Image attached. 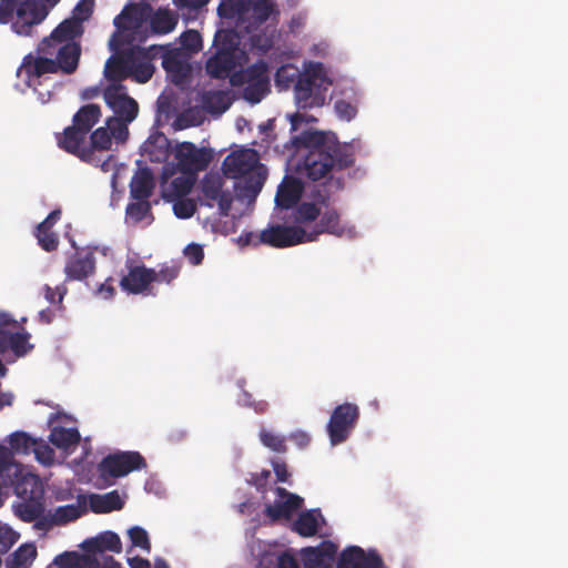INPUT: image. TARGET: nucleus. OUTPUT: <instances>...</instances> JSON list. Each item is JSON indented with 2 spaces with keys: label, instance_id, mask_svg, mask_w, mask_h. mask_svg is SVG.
I'll use <instances>...</instances> for the list:
<instances>
[{
  "label": "nucleus",
  "instance_id": "9b49d317",
  "mask_svg": "<svg viewBox=\"0 0 568 568\" xmlns=\"http://www.w3.org/2000/svg\"><path fill=\"white\" fill-rule=\"evenodd\" d=\"M258 243L278 248L307 243L306 229L292 225H272L260 233Z\"/></svg>",
  "mask_w": 568,
  "mask_h": 568
},
{
  "label": "nucleus",
  "instance_id": "c85d7f7f",
  "mask_svg": "<svg viewBox=\"0 0 568 568\" xmlns=\"http://www.w3.org/2000/svg\"><path fill=\"white\" fill-rule=\"evenodd\" d=\"M132 74V61L130 54L111 57L104 67V75L108 80L120 83Z\"/></svg>",
  "mask_w": 568,
  "mask_h": 568
},
{
  "label": "nucleus",
  "instance_id": "c756f323",
  "mask_svg": "<svg viewBox=\"0 0 568 568\" xmlns=\"http://www.w3.org/2000/svg\"><path fill=\"white\" fill-rule=\"evenodd\" d=\"M148 20L153 33L168 34L175 29L179 16L168 8H159L156 11L151 12Z\"/></svg>",
  "mask_w": 568,
  "mask_h": 568
},
{
  "label": "nucleus",
  "instance_id": "338daca9",
  "mask_svg": "<svg viewBox=\"0 0 568 568\" xmlns=\"http://www.w3.org/2000/svg\"><path fill=\"white\" fill-rule=\"evenodd\" d=\"M184 255L187 257V260L193 264V265H199L201 264V262L203 261L204 258V252H203V248L201 245L199 244H189L185 248H184Z\"/></svg>",
  "mask_w": 568,
  "mask_h": 568
},
{
  "label": "nucleus",
  "instance_id": "0eeeda50",
  "mask_svg": "<svg viewBox=\"0 0 568 568\" xmlns=\"http://www.w3.org/2000/svg\"><path fill=\"white\" fill-rule=\"evenodd\" d=\"M174 159L180 172L195 174L206 170L213 160V152L207 148H197L192 142H178L173 149Z\"/></svg>",
  "mask_w": 568,
  "mask_h": 568
},
{
  "label": "nucleus",
  "instance_id": "dca6fc26",
  "mask_svg": "<svg viewBox=\"0 0 568 568\" xmlns=\"http://www.w3.org/2000/svg\"><path fill=\"white\" fill-rule=\"evenodd\" d=\"M153 268L145 265H131L120 280V287L129 294L155 295L153 292Z\"/></svg>",
  "mask_w": 568,
  "mask_h": 568
},
{
  "label": "nucleus",
  "instance_id": "4be33fe9",
  "mask_svg": "<svg viewBox=\"0 0 568 568\" xmlns=\"http://www.w3.org/2000/svg\"><path fill=\"white\" fill-rule=\"evenodd\" d=\"M84 555L94 556L104 551L120 554L122 551V542L118 534L106 530L95 537L88 538L81 544Z\"/></svg>",
  "mask_w": 568,
  "mask_h": 568
},
{
  "label": "nucleus",
  "instance_id": "2f4dec72",
  "mask_svg": "<svg viewBox=\"0 0 568 568\" xmlns=\"http://www.w3.org/2000/svg\"><path fill=\"white\" fill-rule=\"evenodd\" d=\"M265 178L261 173L246 175L235 184V193L239 200L254 201L261 192Z\"/></svg>",
  "mask_w": 568,
  "mask_h": 568
},
{
  "label": "nucleus",
  "instance_id": "58836bf2",
  "mask_svg": "<svg viewBox=\"0 0 568 568\" xmlns=\"http://www.w3.org/2000/svg\"><path fill=\"white\" fill-rule=\"evenodd\" d=\"M49 439L55 447L68 449L71 446L78 445L80 442V433L77 428L57 426L52 428Z\"/></svg>",
  "mask_w": 568,
  "mask_h": 568
},
{
  "label": "nucleus",
  "instance_id": "09e8293b",
  "mask_svg": "<svg viewBox=\"0 0 568 568\" xmlns=\"http://www.w3.org/2000/svg\"><path fill=\"white\" fill-rule=\"evenodd\" d=\"M112 138L109 129L106 126H101L90 134V145H88V148H90L92 152L95 150L108 151L110 150Z\"/></svg>",
  "mask_w": 568,
  "mask_h": 568
},
{
  "label": "nucleus",
  "instance_id": "ddd939ff",
  "mask_svg": "<svg viewBox=\"0 0 568 568\" xmlns=\"http://www.w3.org/2000/svg\"><path fill=\"white\" fill-rule=\"evenodd\" d=\"M87 138L88 134L73 123L67 126L63 132L55 134L57 144L61 150L78 156L84 162H91L92 151L85 144Z\"/></svg>",
  "mask_w": 568,
  "mask_h": 568
},
{
  "label": "nucleus",
  "instance_id": "b1692460",
  "mask_svg": "<svg viewBox=\"0 0 568 568\" xmlns=\"http://www.w3.org/2000/svg\"><path fill=\"white\" fill-rule=\"evenodd\" d=\"M200 101L206 113L220 116L230 109L233 98L230 90H209L201 94Z\"/></svg>",
  "mask_w": 568,
  "mask_h": 568
},
{
  "label": "nucleus",
  "instance_id": "a18cd8bd",
  "mask_svg": "<svg viewBox=\"0 0 568 568\" xmlns=\"http://www.w3.org/2000/svg\"><path fill=\"white\" fill-rule=\"evenodd\" d=\"M9 445L10 448L8 449L11 454L13 452L16 454L29 455L36 445V438L24 432H16L10 435Z\"/></svg>",
  "mask_w": 568,
  "mask_h": 568
},
{
  "label": "nucleus",
  "instance_id": "4468645a",
  "mask_svg": "<svg viewBox=\"0 0 568 568\" xmlns=\"http://www.w3.org/2000/svg\"><path fill=\"white\" fill-rule=\"evenodd\" d=\"M331 234L337 237L344 235L353 236L355 234L354 226H346L342 223L341 216L335 209H328L321 213L318 222L313 227L306 230L307 243L314 242L321 234Z\"/></svg>",
  "mask_w": 568,
  "mask_h": 568
},
{
  "label": "nucleus",
  "instance_id": "5701e85b",
  "mask_svg": "<svg viewBox=\"0 0 568 568\" xmlns=\"http://www.w3.org/2000/svg\"><path fill=\"white\" fill-rule=\"evenodd\" d=\"M31 335L23 332L11 333L0 327V354L11 351L17 357H22L33 348L29 343Z\"/></svg>",
  "mask_w": 568,
  "mask_h": 568
},
{
  "label": "nucleus",
  "instance_id": "8fccbe9b",
  "mask_svg": "<svg viewBox=\"0 0 568 568\" xmlns=\"http://www.w3.org/2000/svg\"><path fill=\"white\" fill-rule=\"evenodd\" d=\"M301 73L302 72H300L298 69L292 64L282 65L275 73L276 85L287 89L293 82L297 81V78Z\"/></svg>",
  "mask_w": 568,
  "mask_h": 568
},
{
  "label": "nucleus",
  "instance_id": "aec40b11",
  "mask_svg": "<svg viewBox=\"0 0 568 568\" xmlns=\"http://www.w3.org/2000/svg\"><path fill=\"white\" fill-rule=\"evenodd\" d=\"M95 258L92 252L77 251L72 254L64 266L68 281H83L94 273Z\"/></svg>",
  "mask_w": 568,
  "mask_h": 568
},
{
  "label": "nucleus",
  "instance_id": "423d86ee",
  "mask_svg": "<svg viewBox=\"0 0 568 568\" xmlns=\"http://www.w3.org/2000/svg\"><path fill=\"white\" fill-rule=\"evenodd\" d=\"M359 419V408L356 404L344 403L336 406L327 424V434L332 445L346 442Z\"/></svg>",
  "mask_w": 568,
  "mask_h": 568
},
{
  "label": "nucleus",
  "instance_id": "774afa93",
  "mask_svg": "<svg viewBox=\"0 0 568 568\" xmlns=\"http://www.w3.org/2000/svg\"><path fill=\"white\" fill-rule=\"evenodd\" d=\"M171 186L175 195L184 196L191 192L193 182L185 178H175Z\"/></svg>",
  "mask_w": 568,
  "mask_h": 568
},
{
  "label": "nucleus",
  "instance_id": "473e14b6",
  "mask_svg": "<svg viewBox=\"0 0 568 568\" xmlns=\"http://www.w3.org/2000/svg\"><path fill=\"white\" fill-rule=\"evenodd\" d=\"M101 118V108L98 104L89 103L82 105L73 115L72 123L87 134L99 122Z\"/></svg>",
  "mask_w": 568,
  "mask_h": 568
},
{
  "label": "nucleus",
  "instance_id": "2eb2a0df",
  "mask_svg": "<svg viewBox=\"0 0 568 568\" xmlns=\"http://www.w3.org/2000/svg\"><path fill=\"white\" fill-rule=\"evenodd\" d=\"M48 568H122V566L112 556L104 557L101 565L94 556L64 551L58 555Z\"/></svg>",
  "mask_w": 568,
  "mask_h": 568
},
{
  "label": "nucleus",
  "instance_id": "c9c22d12",
  "mask_svg": "<svg viewBox=\"0 0 568 568\" xmlns=\"http://www.w3.org/2000/svg\"><path fill=\"white\" fill-rule=\"evenodd\" d=\"M321 209L312 202H302L293 207V226H301L306 230L307 226L320 217Z\"/></svg>",
  "mask_w": 568,
  "mask_h": 568
},
{
  "label": "nucleus",
  "instance_id": "6ab92c4d",
  "mask_svg": "<svg viewBox=\"0 0 568 568\" xmlns=\"http://www.w3.org/2000/svg\"><path fill=\"white\" fill-rule=\"evenodd\" d=\"M257 162L255 152L252 150H241L231 152L222 163V170L225 176L240 179L252 174Z\"/></svg>",
  "mask_w": 568,
  "mask_h": 568
},
{
  "label": "nucleus",
  "instance_id": "f8f14e48",
  "mask_svg": "<svg viewBox=\"0 0 568 568\" xmlns=\"http://www.w3.org/2000/svg\"><path fill=\"white\" fill-rule=\"evenodd\" d=\"M244 54H234L227 51H217L210 55L205 61V72L211 79L225 80L231 78L233 74L242 68V59Z\"/></svg>",
  "mask_w": 568,
  "mask_h": 568
},
{
  "label": "nucleus",
  "instance_id": "4c0bfd02",
  "mask_svg": "<svg viewBox=\"0 0 568 568\" xmlns=\"http://www.w3.org/2000/svg\"><path fill=\"white\" fill-rule=\"evenodd\" d=\"M240 39L233 29H221L217 30L214 40H213V47L217 51H227L232 52L234 54H244L239 49Z\"/></svg>",
  "mask_w": 568,
  "mask_h": 568
},
{
  "label": "nucleus",
  "instance_id": "f3484780",
  "mask_svg": "<svg viewBox=\"0 0 568 568\" xmlns=\"http://www.w3.org/2000/svg\"><path fill=\"white\" fill-rule=\"evenodd\" d=\"M337 546L331 540H324L316 547L301 549L300 556L304 568H333Z\"/></svg>",
  "mask_w": 568,
  "mask_h": 568
},
{
  "label": "nucleus",
  "instance_id": "f257e3e1",
  "mask_svg": "<svg viewBox=\"0 0 568 568\" xmlns=\"http://www.w3.org/2000/svg\"><path fill=\"white\" fill-rule=\"evenodd\" d=\"M296 149L305 148L307 153L301 166V174L312 181L351 168L355 163L352 145L341 144L334 134L323 131H304L291 139Z\"/></svg>",
  "mask_w": 568,
  "mask_h": 568
},
{
  "label": "nucleus",
  "instance_id": "9d476101",
  "mask_svg": "<svg viewBox=\"0 0 568 568\" xmlns=\"http://www.w3.org/2000/svg\"><path fill=\"white\" fill-rule=\"evenodd\" d=\"M102 94L106 105L115 114L110 119H121L126 122L135 120L139 113V104L128 94L123 84L111 83L103 89Z\"/></svg>",
  "mask_w": 568,
  "mask_h": 568
},
{
  "label": "nucleus",
  "instance_id": "680f3d73",
  "mask_svg": "<svg viewBox=\"0 0 568 568\" xmlns=\"http://www.w3.org/2000/svg\"><path fill=\"white\" fill-rule=\"evenodd\" d=\"M334 108L338 118L345 121L353 120L357 114L356 106L345 100H337Z\"/></svg>",
  "mask_w": 568,
  "mask_h": 568
},
{
  "label": "nucleus",
  "instance_id": "a19ab883",
  "mask_svg": "<svg viewBox=\"0 0 568 568\" xmlns=\"http://www.w3.org/2000/svg\"><path fill=\"white\" fill-rule=\"evenodd\" d=\"M37 556V548L32 544L21 545L6 560L7 568H28Z\"/></svg>",
  "mask_w": 568,
  "mask_h": 568
},
{
  "label": "nucleus",
  "instance_id": "3c124183",
  "mask_svg": "<svg viewBox=\"0 0 568 568\" xmlns=\"http://www.w3.org/2000/svg\"><path fill=\"white\" fill-rule=\"evenodd\" d=\"M34 236L37 237L38 244L41 246V248L47 252H53L59 246V236L53 231L37 226Z\"/></svg>",
  "mask_w": 568,
  "mask_h": 568
},
{
  "label": "nucleus",
  "instance_id": "bf43d9fd",
  "mask_svg": "<svg viewBox=\"0 0 568 568\" xmlns=\"http://www.w3.org/2000/svg\"><path fill=\"white\" fill-rule=\"evenodd\" d=\"M196 211V204L191 199H180L173 204V212L179 219H190Z\"/></svg>",
  "mask_w": 568,
  "mask_h": 568
},
{
  "label": "nucleus",
  "instance_id": "052dcab7",
  "mask_svg": "<svg viewBox=\"0 0 568 568\" xmlns=\"http://www.w3.org/2000/svg\"><path fill=\"white\" fill-rule=\"evenodd\" d=\"M202 192L206 199L214 201L223 192L221 181L217 179H204Z\"/></svg>",
  "mask_w": 568,
  "mask_h": 568
},
{
  "label": "nucleus",
  "instance_id": "37998d69",
  "mask_svg": "<svg viewBox=\"0 0 568 568\" xmlns=\"http://www.w3.org/2000/svg\"><path fill=\"white\" fill-rule=\"evenodd\" d=\"M31 4L32 7L26 9V16L21 18L20 21H16L13 23V29L19 34H29L32 27L37 23H40L44 18L33 1H31Z\"/></svg>",
  "mask_w": 568,
  "mask_h": 568
},
{
  "label": "nucleus",
  "instance_id": "ea45409f",
  "mask_svg": "<svg viewBox=\"0 0 568 568\" xmlns=\"http://www.w3.org/2000/svg\"><path fill=\"white\" fill-rule=\"evenodd\" d=\"M30 7H32L31 0H2L0 2V23L10 22L14 13L17 14L16 21H20L26 16V9Z\"/></svg>",
  "mask_w": 568,
  "mask_h": 568
},
{
  "label": "nucleus",
  "instance_id": "79ce46f5",
  "mask_svg": "<svg viewBox=\"0 0 568 568\" xmlns=\"http://www.w3.org/2000/svg\"><path fill=\"white\" fill-rule=\"evenodd\" d=\"M293 529L303 537H312L317 534L318 521L314 510H306L298 515Z\"/></svg>",
  "mask_w": 568,
  "mask_h": 568
},
{
  "label": "nucleus",
  "instance_id": "864d4df0",
  "mask_svg": "<svg viewBox=\"0 0 568 568\" xmlns=\"http://www.w3.org/2000/svg\"><path fill=\"white\" fill-rule=\"evenodd\" d=\"M125 212L131 220L138 223L151 214V205L148 200H136V202L128 204Z\"/></svg>",
  "mask_w": 568,
  "mask_h": 568
},
{
  "label": "nucleus",
  "instance_id": "7ed1b4c3",
  "mask_svg": "<svg viewBox=\"0 0 568 568\" xmlns=\"http://www.w3.org/2000/svg\"><path fill=\"white\" fill-rule=\"evenodd\" d=\"M332 84L321 62H310L294 84V98L298 109L323 106Z\"/></svg>",
  "mask_w": 568,
  "mask_h": 568
},
{
  "label": "nucleus",
  "instance_id": "39448f33",
  "mask_svg": "<svg viewBox=\"0 0 568 568\" xmlns=\"http://www.w3.org/2000/svg\"><path fill=\"white\" fill-rule=\"evenodd\" d=\"M151 12L152 7L149 3L126 4L113 20L116 30L109 40L110 50L119 53L125 44H129L131 39L125 32L140 29L148 21Z\"/></svg>",
  "mask_w": 568,
  "mask_h": 568
},
{
  "label": "nucleus",
  "instance_id": "f704fd0d",
  "mask_svg": "<svg viewBox=\"0 0 568 568\" xmlns=\"http://www.w3.org/2000/svg\"><path fill=\"white\" fill-rule=\"evenodd\" d=\"M169 145V139L163 133L158 132L144 142L143 149L152 162H161L168 156Z\"/></svg>",
  "mask_w": 568,
  "mask_h": 568
},
{
  "label": "nucleus",
  "instance_id": "603ef678",
  "mask_svg": "<svg viewBox=\"0 0 568 568\" xmlns=\"http://www.w3.org/2000/svg\"><path fill=\"white\" fill-rule=\"evenodd\" d=\"M260 439L265 447L273 452L285 453L287 450L285 438L281 435L263 429L260 433Z\"/></svg>",
  "mask_w": 568,
  "mask_h": 568
},
{
  "label": "nucleus",
  "instance_id": "393cba45",
  "mask_svg": "<svg viewBox=\"0 0 568 568\" xmlns=\"http://www.w3.org/2000/svg\"><path fill=\"white\" fill-rule=\"evenodd\" d=\"M302 195V184L294 178L285 179L278 186L275 195V204L281 209H293L297 205Z\"/></svg>",
  "mask_w": 568,
  "mask_h": 568
},
{
  "label": "nucleus",
  "instance_id": "412c9836",
  "mask_svg": "<svg viewBox=\"0 0 568 568\" xmlns=\"http://www.w3.org/2000/svg\"><path fill=\"white\" fill-rule=\"evenodd\" d=\"M22 68L29 79V82L39 81L47 73L60 72L52 55L44 54L36 49V55L32 53L23 58Z\"/></svg>",
  "mask_w": 568,
  "mask_h": 568
},
{
  "label": "nucleus",
  "instance_id": "e2e57ef3",
  "mask_svg": "<svg viewBox=\"0 0 568 568\" xmlns=\"http://www.w3.org/2000/svg\"><path fill=\"white\" fill-rule=\"evenodd\" d=\"M265 515L272 520L277 521L282 518L288 519L291 518L288 511L285 508L283 501H276L274 504L267 505L265 508Z\"/></svg>",
  "mask_w": 568,
  "mask_h": 568
},
{
  "label": "nucleus",
  "instance_id": "de8ad7c7",
  "mask_svg": "<svg viewBox=\"0 0 568 568\" xmlns=\"http://www.w3.org/2000/svg\"><path fill=\"white\" fill-rule=\"evenodd\" d=\"M181 266L175 262L163 263L159 271L153 268V283L171 284L180 275Z\"/></svg>",
  "mask_w": 568,
  "mask_h": 568
},
{
  "label": "nucleus",
  "instance_id": "cd10ccee",
  "mask_svg": "<svg viewBox=\"0 0 568 568\" xmlns=\"http://www.w3.org/2000/svg\"><path fill=\"white\" fill-rule=\"evenodd\" d=\"M89 506L94 514H109L121 510L124 507V500L121 498L118 490H112L103 495H90Z\"/></svg>",
  "mask_w": 568,
  "mask_h": 568
},
{
  "label": "nucleus",
  "instance_id": "6e6552de",
  "mask_svg": "<svg viewBox=\"0 0 568 568\" xmlns=\"http://www.w3.org/2000/svg\"><path fill=\"white\" fill-rule=\"evenodd\" d=\"M145 467L146 462L139 452H121L105 456L98 465V470L103 478H119Z\"/></svg>",
  "mask_w": 568,
  "mask_h": 568
},
{
  "label": "nucleus",
  "instance_id": "69168bd1",
  "mask_svg": "<svg viewBox=\"0 0 568 568\" xmlns=\"http://www.w3.org/2000/svg\"><path fill=\"white\" fill-rule=\"evenodd\" d=\"M210 0H173L174 6L183 12L192 13L209 3Z\"/></svg>",
  "mask_w": 568,
  "mask_h": 568
},
{
  "label": "nucleus",
  "instance_id": "a878e982",
  "mask_svg": "<svg viewBox=\"0 0 568 568\" xmlns=\"http://www.w3.org/2000/svg\"><path fill=\"white\" fill-rule=\"evenodd\" d=\"M154 189V176L149 168L139 169L130 182V195L134 200H148Z\"/></svg>",
  "mask_w": 568,
  "mask_h": 568
},
{
  "label": "nucleus",
  "instance_id": "6e6d98bb",
  "mask_svg": "<svg viewBox=\"0 0 568 568\" xmlns=\"http://www.w3.org/2000/svg\"><path fill=\"white\" fill-rule=\"evenodd\" d=\"M128 534L133 547H139L146 552L151 551V542L144 528L134 526L129 529Z\"/></svg>",
  "mask_w": 568,
  "mask_h": 568
},
{
  "label": "nucleus",
  "instance_id": "bb28decb",
  "mask_svg": "<svg viewBox=\"0 0 568 568\" xmlns=\"http://www.w3.org/2000/svg\"><path fill=\"white\" fill-rule=\"evenodd\" d=\"M163 69L171 74L174 82H180L186 78L190 65L179 49H172L164 52L162 57Z\"/></svg>",
  "mask_w": 568,
  "mask_h": 568
},
{
  "label": "nucleus",
  "instance_id": "0e129e2a",
  "mask_svg": "<svg viewBox=\"0 0 568 568\" xmlns=\"http://www.w3.org/2000/svg\"><path fill=\"white\" fill-rule=\"evenodd\" d=\"M92 9V0H81L73 9V20L79 21L81 24L82 21H85L90 18Z\"/></svg>",
  "mask_w": 568,
  "mask_h": 568
},
{
  "label": "nucleus",
  "instance_id": "f03ea898",
  "mask_svg": "<svg viewBox=\"0 0 568 568\" xmlns=\"http://www.w3.org/2000/svg\"><path fill=\"white\" fill-rule=\"evenodd\" d=\"M12 488L20 499L44 497L38 475L13 462L10 450L0 445V490Z\"/></svg>",
  "mask_w": 568,
  "mask_h": 568
},
{
  "label": "nucleus",
  "instance_id": "72a5a7b5",
  "mask_svg": "<svg viewBox=\"0 0 568 568\" xmlns=\"http://www.w3.org/2000/svg\"><path fill=\"white\" fill-rule=\"evenodd\" d=\"M82 32V27L79 21L73 19H67L62 21L50 34V37L44 38L42 41H48L50 43L58 42H67L74 41V39L80 36Z\"/></svg>",
  "mask_w": 568,
  "mask_h": 568
},
{
  "label": "nucleus",
  "instance_id": "49530a36",
  "mask_svg": "<svg viewBox=\"0 0 568 568\" xmlns=\"http://www.w3.org/2000/svg\"><path fill=\"white\" fill-rule=\"evenodd\" d=\"M247 12V1L223 0L217 7V13L222 18H242Z\"/></svg>",
  "mask_w": 568,
  "mask_h": 568
},
{
  "label": "nucleus",
  "instance_id": "e433bc0d",
  "mask_svg": "<svg viewBox=\"0 0 568 568\" xmlns=\"http://www.w3.org/2000/svg\"><path fill=\"white\" fill-rule=\"evenodd\" d=\"M247 12H251L256 27L266 22L273 13H278L273 0H247Z\"/></svg>",
  "mask_w": 568,
  "mask_h": 568
},
{
  "label": "nucleus",
  "instance_id": "7c9ffc66",
  "mask_svg": "<svg viewBox=\"0 0 568 568\" xmlns=\"http://www.w3.org/2000/svg\"><path fill=\"white\" fill-rule=\"evenodd\" d=\"M14 515L24 523H32L45 511L44 497L27 498L13 504Z\"/></svg>",
  "mask_w": 568,
  "mask_h": 568
},
{
  "label": "nucleus",
  "instance_id": "1a4fd4ad",
  "mask_svg": "<svg viewBox=\"0 0 568 568\" xmlns=\"http://www.w3.org/2000/svg\"><path fill=\"white\" fill-rule=\"evenodd\" d=\"M38 51L52 55L59 71L64 74H73L79 67L81 45L75 41L58 43L41 41L38 44Z\"/></svg>",
  "mask_w": 568,
  "mask_h": 568
},
{
  "label": "nucleus",
  "instance_id": "13d9d810",
  "mask_svg": "<svg viewBox=\"0 0 568 568\" xmlns=\"http://www.w3.org/2000/svg\"><path fill=\"white\" fill-rule=\"evenodd\" d=\"M180 40H181L182 47L192 52H197L202 48V38H201L200 32L196 30L184 31L181 34Z\"/></svg>",
  "mask_w": 568,
  "mask_h": 568
},
{
  "label": "nucleus",
  "instance_id": "a211bd4d",
  "mask_svg": "<svg viewBox=\"0 0 568 568\" xmlns=\"http://www.w3.org/2000/svg\"><path fill=\"white\" fill-rule=\"evenodd\" d=\"M337 568H383V559L374 551L365 552L358 546H351L338 557Z\"/></svg>",
  "mask_w": 568,
  "mask_h": 568
},
{
  "label": "nucleus",
  "instance_id": "20e7f679",
  "mask_svg": "<svg viewBox=\"0 0 568 568\" xmlns=\"http://www.w3.org/2000/svg\"><path fill=\"white\" fill-rule=\"evenodd\" d=\"M232 87H243V99L251 104L260 103L271 92V77L267 62L258 60L241 68L231 78Z\"/></svg>",
  "mask_w": 568,
  "mask_h": 568
},
{
  "label": "nucleus",
  "instance_id": "4d7b16f0",
  "mask_svg": "<svg viewBox=\"0 0 568 568\" xmlns=\"http://www.w3.org/2000/svg\"><path fill=\"white\" fill-rule=\"evenodd\" d=\"M130 122H126L121 119H108L106 120V128L109 129V132L111 133V138L113 136L118 141H124L128 138L129 129L128 124Z\"/></svg>",
  "mask_w": 568,
  "mask_h": 568
},
{
  "label": "nucleus",
  "instance_id": "c03bdc74",
  "mask_svg": "<svg viewBox=\"0 0 568 568\" xmlns=\"http://www.w3.org/2000/svg\"><path fill=\"white\" fill-rule=\"evenodd\" d=\"M84 513L85 507L70 504L57 507L52 515L57 526H62L79 519Z\"/></svg>",
  "mask_w": 568,
  "mask_h": 568
},
{
  "label": "nucleus",
  "instance_id": "5fc2aeb1",
  "mask_svg": "<svg viewBox=\"0 0 568 568\" xmlns=\"http://www.w3.org/2000/svg\"><path fill=\"white\" fill-rule=\"evenodd\" d=\"M36 459L44 466H49L54 462V450L43 440L36 439L32 452Z\"/></svg>",
  "mask_w": 568,
  "mask_h": 568
}]
</instances>
